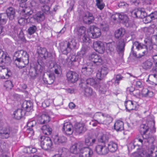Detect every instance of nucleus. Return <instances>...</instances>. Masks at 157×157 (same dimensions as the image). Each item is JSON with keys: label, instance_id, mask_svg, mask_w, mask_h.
Here are the masks:
<instances>
[{"label": "nucleus", "instance_id": "obj_32", "mask_svg": "<svg viewBox=\"0 0 157 157\" xmlns=\"http://www.w3.org/2000/svg\"><path fill=\"white\" fill-rule=\"evenodd\" d=\"M47 74V78H45L44 76L43 77V80L46 84H51L53 83L54 82V79L55 78L54 74Z\"/></svg>", "mask_w": 157, "mask_h": 157}, {"label": "nucleus", "instance_id": "obj_13", "mask_svg": "<svg viewBox=\"0 0 157 157\" xmlns=\"http://www.w3.org/2000/svg\"><path fill=\"white\" fill-rule=\"evenodd\" d=\"M32 11H27V8L23 9L21 13V14L24 16V17H21L18 20V23L21 25H23L27 22V19L29 18L28 17L32 13Z\"/></svg>", "mask_w": 157, "mask_h": 157}, {"label": "nucleus", "instance_id": "obj_12", "mask_svg": "<svg viewBox=\"0 0 157 157\" xmlns=\"http://www.w3.org/2000/svg\"><path fill=\"white\" fill-rule=\"evenodd\" d=\"M11 75V72L7 67L5 66L0 65V78L8 79Z\"/></svg>", "mask_w": 157, "mask_h": 157}, {"label": "nucleus", "instance_id": "obj_36", "mask_svg": "<svg viewBox=\"0 0 157 157\" xmlns=\"http://www.w3.org/2000/svg\"><path fill=\"white\" fill-rule=\"evenodd\" d=\"M33 18L37 22H40L44 20L45 16L43 13L39 12L33 16Z\"/></svg>", "mask_w": 157, "mask_h": 157}, {"label": "nucleus", "instance_id": "obj_51", "mask_svg": "<svg viewBox=\"0 0 157 157\" xmlns=\"http://www.w3.org/2000/svg\"><path fill=\"white\" fill-rule=\"evenodd\" d=\"M8 17L6 13L0 14V24L4 25L6 24L8 20Z\"/></svg>", "mask_w": 157, "mask_h": 157}, {"label": "nucleus", "instance_id": "obj_38", "mask_svg": "<svg viewBox=\"0 0 157 157\" xmlns=\"http://www.w3.org/2000/svg\"><path fill=\"white\" fill-rule=\"evenodd\" d=\"M1 133L2 134V136H5L6 138L14 135L12 131L10 128H4L1 131Z\"/></svg>", "mask_w": 157, "mask_h": 157}, {"label": "nucleus", "instance_id": "obj_44", "mask_svg": "<svg viewBox=\"0 0 157 157\" xmlns=\"http://www.w3.org/2000/svg\"><path fill=\"white\" fill-rule=\"evenodd\" d=\"M41 129L44 135H49L52 133V129L48 125L43 126L41 128Z\"/></svg>", "mask_w": 157, "mask_h": 157}, {"label": "nucleus", "instance_id": "obj_8", "mask_svg": "<svg viewBox=\"0 0 157 157\" xmlns=\"http://www.w3.org/2000/svg\"><path fill=\"white\" fill-rule=\"evenodd\" d=\"M87 33L89 37L92 38H98L101 34L100 29L95 26H91L88 29Z\"/></svg>", "mask_w": 157, "mask_h": 157}, {"label": "nucleus", "instance_id": "obj_5", "mask_svg": "<svg viewBox=\"0 0 157 157\" xmlns=\"http://www.w3.org/2000/svg\"><path fill=\"white\" fill-rule=\"evenodd\" d=\"M42 63L38 62L36 63L34 66L33 67H31L29 70V75L32 78H34L37 75H40L42 71Z\"/></svg>", "mask_w": 157, "mask_h": 157}, {"label": "nucleus", "instance_id": "obj_56", "mask_svg": "<svg viewBox=\"0 0 157 157\" xmlns=\"http://www.w3.org/2000/svg\"><path fill=\"white\" fill-rule=\"evenodd\" d=\"M119 19L124 23H127L128 22V16L123 13H119Z\"/></svg>", "mask_w": 157, "mask_h": 157}, {"label": "nucleus", "instance_id": "obj_53", "mask_svg": "<svg viewBox=\"0 0 157 157\" xmlns=\"http://www.w3.org/2000/svg\"><path fill=\"white\" fill-rule=\"evenodd\" d=\"M142 10L138 9L135 10L131 13L132 16L134 17H139L141 18Z\"/></svg>", "mask_w": 157, "mask_h": 157}, {"label": "nucleus", "instance_id": "obj_26", "mask_svg": "<svg viewBox=\"0 0 157 157\" xmlns=\"http://www.w3.org/2000/svg\"><path fill=\"white\" fill-rule=\"evenodd\" d=\"M136 103L130 100L126 101L124 103V105L127 111L130 112L132 110H135L136 108Z\"/></svg>", "mask_w": 157, "mask_h": 157}, {"label": "nucleus", "instance_id": "obj_39", "mask_svg": "<svg viewBox=\"0 0 157 157\" xmlns=\"http://www.w3.org/2000/svg\"><path fill=\"white\" fill-rule=\"evenodd\" d=\"M113 120V118L110 115L108 114H104L103 117L101 124H109L112 122Z\"/></svg>", "mask_w": 157, "mask_h": 157}, {"label": "nucleus", "instance_id": "obj_41", "mask_svg": "<svg viewBox=\"0 0 157 157\" xmlns=\"http://www.w3.org/2000/svg\"><path fill=\"white\" fill-rule=\"evenodd\" d=\"M109 149V151H110L112 152H115L117 148V144L113 141L109 142L108 144L107 147Z\"/></svg>", "mask_w": 157, "mask_h": 157}, {"label": "nucleus", "instance_id": "obj_59", "mask_svg": "<svg viewBox=\"0 0 157 157\" xmlns=\"http://www.w3.org/2000/svg\"><path fill=\"white\" fill-rule=\"evenodd\" d=\"M2 60V61L0 62V63H4L7 65L10 64L11 62L10 58L8 56H7L6 54H4Z\"/></svg>", "mask_w": 157, "mask_h": 157}, {"label": "nucleus", "instance_id": "obj_49", "mask_svg": "<svg viewBox=\"0 0 157 157\" xmlns=\"http://www.w3.org/2000/svg\"><path fill=\"white\" fill-rule=\"evenodd\" d=\"M143 96L144 97H151L153 96V93L152 91H149L147 88H144L141 92Z\"/></svg>", "mask_w": 157, "mask_h": 157}, {"label": "nucleus", "instance_id": "obj_23", "mask_svg": "<svg viewBox=\"0 0 157 157\" xmlns=\"http://www.w3.org/2000/svg\"><path fill=\"white\" fill-rule=\"evenodd\" d=\"M28 57V55L26 52L21 50H18L15 52L14 54L13 59L14 61L15 60L22 59L24 57Z\"/></svg>", "mask_w": 157, "mask_h": 157}, {"label": "nucleus", "instance_id": "obj_28", "mask_svg": "<svg viewBox=\"0 0 157 157\" xmlns=\"http://www.w3.org/2000/svg\"><path fill=\"white\" fill-rule=\"evenodd\" d=\"M50 121V117L47 114H43L39 115L38 117V123L43 124L48 122Z\"/></svg>", "mask_w": 157, "mask_h": 157}, {"label": "nucleus", "instance_id": "obj_57", "mask_svg": "<svg viewBox=\"0 0 157 157\" xmlns=\"http://www.w3.org/2000/svg\"><path fill=\"white\" fill-rule=\"evenodd\" d=\"M147 22H150L151 21L157 18V11H155L146 17V19H149Z\"/></svg>", "mask_w": 157, "mask_h": 157}, {"label": "nucleus", "instance_id": "obj_50", "mask_svg": "<svg viewBox=\"0 0 157 157\" xmlns=\"http://www.w3.org/2000/svg\"><path fill=\"white\" fill-rule=\"evenodd\" d=\"M41 5L40 8L42 11L43 13L48 15L51 14L50 13V8L49 6L46 5V4H42Z\"/></svg>", "mask_w": 157, "mask_h": 157}, {"label": "nucleus", "instance_id": "obj_29", "mask_svg": "<svg viewBox=\"0 0 157 157\" xmlns=\"http://www.w3.org/2000/svg\"><path fill=\"white\" fill-rule=\"evenodd\" d=\"M36 122L35 121L33 120L28 122L27 124V128L26 131L27 133L30 134L31 136L34 135V132L33 128L35 126Z\"/></svg>", "mask_w": 157, "mask_h": 157}, {"label": "nucleus", "instance_id": "obj_11", "mask_svg": "<svg viewBox=\"0 0 157 157\" xmlns=\"http://www.w3.org/2000/svg\"><path fill=\"white\" fill-rule=\"evenodd\" d=\"M86 130L85 124L82 123H77L74 125L73 132L76 135H79L84 133Z\"/></svg>", "mask_w": 157, "mask_h": 157}, {"label": "nucleus", "instance_id": "obj_35", "mask_svg": "<svg viewBox=\"0 0 157 157\" xmlns=\"http://www.w3.org/2000/svg\"><path fill=\"white\" fill-rule=\"evenodd\" d=\"M93 71V68L90 66H83L82 68L81 72L85 75H89L91 74Z\"/></svg>", "mask_w": 157, "mask_h": 157}, {"label": "nucleus", "instance_id": "obj_3", "mask_svg": "<svg viewBox=\"0 0 157 157\" xmlns=\"http://www.w3.org/2000/svg\"><path fill=\"white\" fill-rule=\"evenodd\" d=\"M37 52L38 55V59L37 62L39 61L40 63L41 62L42 63L43 61L46 59L48 61L49 63L54 61V58L52 54L48 53L46 48L38 46Z\"/></svg>", "mask_w": 157, "mask_h": 157}, {"label": "nucleus", "instance_id": "obj_17", "mask_svg": "<svg viewBox=\"0 0 157 157\" xmlns=\"http://www.w3.org/2000/svg\"><path fill=\"white\" fill-rule=\"evenodd\" d=\"M83 82H85L86 83V84L89 85L91 86L94 88L99 87V90L102 92H105V90L103 89V90H102V88L101 87V85H99L98 81L96 80L95 79L93 78H89L87 79L85 81L83 80L82 81Z\"/></svg>", "mask_w": 157, "mask_h": 157}, {"label": "nucleus", "instance_id": "obj_22", "mask_svg": "<svg viewBox=\"0 0 157 157\" xmlns=\"http://www.w3.org/2000/svg\"><path fill=\"white\" fill-rule=\"evenodd\" d=\"M79 86L84 89V94L86 96H89L91 95L92 90V89L86 84V83L83 82L82 80L79 84Z\"/></svg>", "mask_w": 157, "mask_h": 157}, {"label": "nucleus", "instance_id": "obj_33", "mask_svg": "<svg viewBox=\"0 0 157 157\" xmlns=\"http://www.w3.org/2000/svg\"><path fill=\"white\" fill-rule=\"evenodd\" d=\"M71 50L77 49L79 47V45L74 39L69 41H65Z\"/></svg>", "mask_w": 157, "mask_h": 157}, {"label": "nucleus", "instance_id": "obj_19", "mask_svg": "<svg viewBox=\"0 0 157 157\" xmlns=\"http://www.w3.org/2000/svg\"><path fill=\"white\" fill-rule=\"evenodd\" d=\"M66 76L68 80L71 82H75L78 80V75L75 72L69 71L67 73Z\"/></svg>", "mask_w": 157, "mask_h": 157}, {"label": "nucleus", "instance_id": "obj_16", "mask_svg": "<svg viewBox=\"0 0 157 157\" xmlns=\"http://www.w3.org/2000/svg\"><path fill=\"white\" fill-rule=\"evenodd\" d=\"M14 63L16 67L19 69H22L26 65L29 63V57H24L22 59L15 60L14 61Z\"/></svg>", "mask_w": 157, "mask_h": 157}, {"label": "nucleus", "instance_id": "obj_20", "mask_svg": "<svg viewBox=\"0 0 157 157\" xmlns=\"http://www.w3.org/2000/svg\"><path fill=\"white\" fill-rule=\"evenodd\" d=\"M94 49L100 53L102 54L105 51L103 43L100 41H95L93 43Z\"/></svg>", "mask_w": 157, "mask_h": 157}, {"label": "nucleus", "instance_id": "obj_42", "mask_svg": "<svg viewBox=\"0 0 157 157\" xmlns=\"http://www.w3.org/2000/svg\"><path fill=\"white\" fill-rule=\"evenodd\" d=\"M25 112L21 109H18L14 113V117L17 119H20L25 114Z\"/></svg>", "mask_w": 157, "mask_h": 157}, {"label": "nucleus", "instance_id": "obj_63", "mask_svg": "<svg viewBox=\"0 0 157 157\" xmlns=\"http://www.w3.org/2000/svg\"><path fill=\"white\" fill-rule=\"evenodd\" d=\"M21 29L17 26H15L12 31L13 35L16 36L18 35V32L21 31Z\"/></svg>", "mask_w": 157, "mask_h": 157}, {"label": "nucleus", "instance_id": "obj_30", "mask_svg": "<svg viewBox=\"0 0 157 157\" xmlns=\"http://www.w3.org/2000/svg\"><path fill=\"white\" fill-rule=\"evenodd\" d=\"M108 72V68L106 67H102L100 71L97 73L96 76L97 78L99 80H101L104 78L107 74Z\"/></svg>", "mask_w": 157, "mask_h": 157}, {"label": "nucleus", "instance_id": "obj_27", "mask_svg": "<svg viewBox=\"0 0 157 157\" xmlns=\"http://www.w3.org/2000/svg\"><path fill=\"white\" fill-rule=\"evenodd\" d=\"M7 17L10 20H13L14 19L16 15V10L12 7L8 8L6 10Z\"/></svg>", "mask_w": 157, "mask_h": 157}, {"label": "nucleus", "instance_id": "obj_46", "mask_svg": "<svg viewBox=\"0 0 157 157\" xmlns=\"http://www.w3.org/2000/svg\"><path fill=\"white\" fill-rule=\"evenodd\" d=\"M30 4L31 9L33 10V12L39 10L41 6L39 2L34 1H32L30 3Z\"/></svg>", "mask_w": 157, "mask_h": 157}, {"label": "nucleus", "instance_id": "obj_62", "mask_svg": "<svg viewBox=\"0 0 157 157\" xmlns=\"http://www.w3.org/2000/svg\"><path fill=\"white\" fill-rule=\"evenodd\" d=\"M4 86L7 90H11L13 86L12 82L10 80L6 81Z\"/></svg>", "mask_w": 157, "mask_h": 157}, {"label": "nucleus", "instance_id": "obj_37", "mask_svg": "<svg viewBox=\"0 0 157 157\" xmlns=\"http://www.w3.org/2000/svg\"><path fill=\"white\" fill-rule=\"evenodd\" d=\"M96 141V139L89 136L86 137L85 139V143L88 147L93 146Z\"/></svg>", "mask_w": 157, "mask_h": 157}, {"label": "nucleus", "instance_id": "obj_21", "mask_svg": "<svg viewBox=\"0 0 157 157\" xmlns=\"http://www.w3.org/2000/svg\"><path fill=\"white\" fill-rule=\"evenodd\" d=\"M94 17L92 13L89 11L85 12L83 14V20L84 22L86 24H90L94 21Z\"/></svg>", "mask_w": 157, "mask_h": 157}, {"label": "nucleus", "instance_id": "obj_31", "mask_svg": "<svg viewBox=\"0 0 157 157\" xmlns=\"http://www.w3.org/2000/svg\"><path fill=\"white\" fill-rule=\"evenodd\" d=\"M132 157H152V155L147 154L145 151L141 149L139 151L134 152Z\"/></svg>", "mask_w": 157, "mask_h": 157}, {"label": "nucleus", "instance_id": "obj_40", "mask_svg": "<svg viewBox=\"0 0 157 157\" xmlns=\"http://www.w3.org/2000/svg\"><path fill=\"white\" fill-rule=\"evenodd\" d=\"M116 45H117L116 42L112 41L106 43V48L108 52H113L114 50Z\"/></svg>", "mask_w": 157, "mask_h": 157}, {"label": "nucleus", "instance_id": "obj_14", "mask_svg": "<svg viewBox=\"0 0 157 157\" xmlns=\"http://www.w3.org/2000/svg\"><path fill=\"white\" fill-rule=\"evenodd\" d=\"M83 146V143L81 142H78L71 146L70 149V151L71 153L73 154H79V155Z\"/></svg>", "mask_w": 157, "mask_h": 157}, {"label": "nucleus", "instance_id": "obj_34", "mask_svg": "<svg viewBox=\"0 0 157 157\" xmlns=\"http://www.w3.org/2000/svg\"><path fill=\"white\" fill-rule=\"evenodd\" d=\"M22 106L23 109H25L26 111L29 112L32 109L33 104L30 101H25Z\"/></svg>", "mask_w": 157, "mask_h": 157}, {"label": "nucleus", "instance_id": "obj_10", "mask_svg": "<svg viewBox=\"0 0 157 157\" xmlns=\"http://www.w3.org/2000/svg\"><path fill=\"white\" fill-rule=\"evenodd\" d=\"M95 150L98 154L101 155H105L109 152V149L104 143H99L95 147Z\"/></svg>", "mask_w": 157, "mask_h": 157}, {"label": "nucleus", "instance_id": "obj_15", "mask_svg": "<svg viewBox=\"0 0 157 157\" xmlns=\"http://www.w3.org/2000/svg\"><path fill=\"white\" fill-rule=\"evenodd\" d=\"M93 155L92 149L88 147H83L80 154L79 157H92Z\"/></svg>", "mask_w": 157, "mask_h": 157}, {"label": "nucleus", "instance_id": "obj_1", "mask_svg": "<svg viewBox=\"0 0 157 157\" xmlns=\"http://www.w3.org/2000/svg\"><path fill=\"white\" fill-rule=\"evenodd\" d=\"M124 29L120 28L117 30L115 33V37L116 38L120 39L116 41V48L117 51L121 52H124V47L127 42L126 37H124L125 34Z\"/></svg>", "mask_w": 157, "mask_h": 157}, {"label": "nucleus", "instance_id": "obj_18", "mask_svg": "<svg viewBox=\"0 0 157 157\" xmlns=\"http://www.w3.org/2000/svg\"><path fill=\"white\" fill-rule=\"evenodd\" d=\"M72 126L69 122H65L63 124L62 128V131L67 135L69 136L73 132V129H72Z\"/></svg>", "mask_w": 157, "mask_h": 157}, {"label": "nucleus", "instance_id": "obj_43", "mask_svg": "<svg viewBox=\"0 0 157 157\" xmlns=\"http://www.w3.org/2000/svg\"><path fill=\"white\" fill-rule=\"evenodd\" d=\"M114 129L117 131H121L124 129L123 122L121 121H117L114 125Z\"/></svg>", "mask_w": 157, "mask_h": 157}, {"label": "nucleus", "instance_id": "obj_4", "mask_svg": "<svg viewBox=\"0 0 157 157\" xmlns=\"http://www.w3.org/2000/svg\"><path fill=\"white\" fill-rule=\"evenodd\" d=\"M40 139L41 148L45 150L50 151L53 148V143L51 138L48 136H41Z\"/></svg>", "mask_w": 157, "mask_h": 157}, {"label": "nucleus", "instance_id": "obj_61", "mask_svg": "<svg viewBox=\"0 0 157 157\" xmlns=\"http://www.w3.org/2000/svg\"><path fill=\"white\" fill-rule=\"evenodd\" d=\"M108 139L107 136L103 134L99 139V143H104L105 144V143L108 140Z\"/></svg>", "mask_w": 157, "mask_h": 157}, {"label": "nucleus", "instance_id": "obj_2", "mask_svg": "<svg viewBox=\"0 0 157 157\" xmlns=\"http://www.w3.org/2000/svg\"><path fill=\"white\" fill-rule=\"evenodd\" d=\"M149 127L145 124L140 125L139 129L141 135V138H138L136 139L140 143L139 145L142 146L146 142H148V139L152 137L151 133L149 132Z\"/></svg>", "mask_w": 157, "mask_h": 157}, {"label": "nucleus", "instance_id": "obj_52", "mask_svg": "<svg viewBox=\"0 0 157 157\" xmlns=\"http://www.w3.org/2000/svg\"><path fill=\"white\" fill-rule=\"evenodd\" d=\"M89 49L90 48L87 46L83 47L81 51L77 53V55H79L80 58L82 57L86 54Z\"/></svg>", "mask_w": 157, "mask_h": 157}, {"label": "nucleus", "instance_id": "obj_60", "mask_svg": "<svg viewBox=\"0 0 157 157\" xmlns=\"http://www.w3.org/2000/svg\"><path fill=\"white\" fill-rule=\"evenodd\" d=\"M96 5L97 7L100 10H102L105 6V4L103 2V0H96Z\"/></svg>", "mask_w": 157, "mask_h": 157}, {"label": "nucleus", "instance_id": "obj_24", "mask_svg": "<svg viewBox=\"0 0 157 157\" xmlns=\"http://www.w3.org/2000/svg\"><path fill=\"white\" fill-rule=\"evenodd\" d=\"M89 59L90 60L95 63H99V64L97 63V65L101 64V63L102 62V59L101 57L95 53H93L90 55L89 57Z\"/></svg>", "mask_w": 157, "mask_h": 157}, {"label": "nucleus", "instance_id": "obj_7", "mask_svg": "<svg viewBox=\"0 0 157 157\" xmlns=\"http://www.w3.org/2000/svg\"><path fill=\"white\" fill-rule=\"evenodd\" d=\"M132 44L136 47L140 58L144 56L147 53V50L145 45L137 41L133 42Z\"/></svg>", "mask_w": 157, "mask_h": 157}, {"label": "nucleus", "instance_id": "obj_45", "mask_svg": "<svg viewBox=\"0 0 157 157\" xmlns=\"http://www.w3.org/2000/svg\"><path fill=\"white\" fill-rule=\"evenodd\" d=\"M124 77L120 74L115 75L114 78L111 80V81L114 84L119 85L120 82L123 80Z\"/></svg>", "mask_w": 157, "mask_h": 157}, {"label": "nucleus", "instance_id": "obj_9", "mask_svg": "<svg viewBox=\"0 0 157 157\" xmlns=\"http://www.w3.org/2000/svg\"><path fill=\"white\" fill-rule=\"evenodd\" d=\"M153 59L155 64V66L152 68V73L149 76V78L152 82L155 84L157 83V55L153 56Z\"/></svg>", "mask_w": 157, "mask_h": 157}, {"label": "nucleus", "instance_id": "obj_6", "mask_svg": "<svg viewBox=\"0 0 157 157\" xmlns=\"http://www.w3.org/2000/svg\"><path fill=\"white\" fill-rule=\"evenodd\" d=\"M86 28L83 26H81L75 29L74 32L77 35L78 37L83 42H86L89 39V38L86 34Z\"/></svg>", "mask_w": 157, "mask_h": 157}, {"label": "nucleus", "instance_id": "obj_25", "mask_svg": "<svg viewBox=\"0 0 157 157\" xmlns=\"http://www.w3.org/2000/svg\"><path fill=\"white\" fill-rule=\"evenodd\" d=\"M60 51L63 54L67 55L71 51L66 41L61 42L60 43Z\"/></svg>", "mask_w": 157, "mask_h": 157}, {"label": "nucleus", "instance_id": "obj_47", "mask_svg": "<svg viewBox=\"0 0 157 157\" xmlns=\"http://www.w3.org/2000/svg\"><path fill=\"white\" fill-rule=\"evenodd\" d=\"M67 138L64 136L60 137L56 136L54 139V141L55 144H58L66 142Z\"/></svg>", "mask_w": 157, "mask_h": 157}, {"label": "nucleus", "instance_id": "obj_48", "mask_svg": "<svg viewBox=\"0 0 157 157\" xmlns=\"http://www.w3.org/2000/svg\"><path fill=\"white\" fill-rule=\"evenodd\" d=\"M78 59H80V58L79 55H77V53L75 56V55H72L70 56L68 58V61H69V64L70 63V64L72 65L73 64V62L76 61L78 60Z\"/></svg>", "mask_w": 157, "mask_h": 157}, {"label": "nucleus", "instance_id": "obj_58", "mask_svg": "<svg viewBox=\"0 0 157 157\" xmlns=\"http://www.w3.org/2000/svg\"><path fill=\"white\" fill-rule=\"evenodd\" d=\"M37 28L36 26L32 25L27 30L28 33L30 35L34 34L37 30Z\"/></svg>", "mask_w": 157, "mask_h": 157}, {"label": "nucleus", "instance_id": "obj_54", "mask_svg": "<svg viewBox=\"0 0 157 157\" xmlns=\"http://www.w3.org/2000/svg\"><path fill=\"white\" fill-rule=\"evenodd\" d=\"M104 113L101 112H98L95 113L94 116V118L96 120L99 121V122L101 123L103 117Z\"/></svg>", "mask_w": 157, "mask_h": 157}, {"label": "nucleus", "instance_id": "obj_55", "mask_svg": "<svg viewBox=\"0 0 157 157\" xmlns=\"http://www.w3.org/2000/svg\"><path fill=\"white\" fill-rule=\"evenodd\" d=\"M153 65L152 62L149 60H147L143 63L142 67L143 68L146 70L149 69L151 68Z\"/></svg>", "mask_w": 157, "mask_h": 157}, {"label": "nucleus", "instance_id": "obj_64", "mask_svg": "<svg viewBox=\"0 0 157 157\" xmlns=\"http://www.w3.org/2000/svg\"><path fill=\"white\" fill-rule=\"evenodd\" d=\"M61 67L59 65H56L54 67V71L55 74H59Z\"/></svg>", "mask_w": 157, "mask_h": 157}]
</instances>
